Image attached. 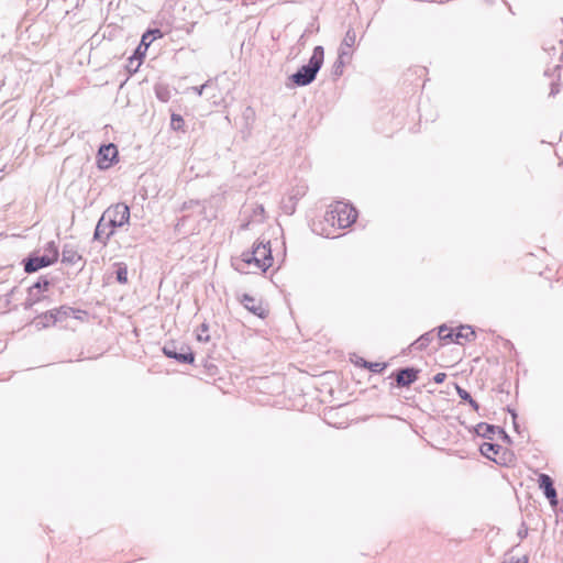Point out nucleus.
Listing matches in <instances>:
<instances>
[{
    "mask_svg": "<svg viewBox=\"0 0 563 563\" xmlns=\"http://www.w3.org/2000/svg\"><path fill=\"white\" fill-rule=\"evenodd\" d=\"M129 219L130 208L125 203H117L108 208L96 225L93 240L106 245L114 230L128 223Z\"/></svg>",
    "mask_w": 563,
    "mask_h": 563,
    "instance_id": "nucleus-1",
    "label": "nucleus"
},
{
    "mask_svg": "<svg viewBox=\"0 0 563 563\" xmlns=\"http://www.w3.org/2000/svg\"><path fill=\"white\" fill-rule=\"evenodd\" d=\"M236 271L244 272V266H254L266 272L273 265V256L269 241L254 243L251 251L243 252L240 262L233 263Z\"/></svg>",
    "mask_w": 563,
    "mask_h": 563,
    "instance_id": "nucleus-2",
    "label": "nucleus"
},
{
    "mask_svg": "<svg viewBox=\"0 0 563 563\" xmlns=\"http://www.w3.org/2000/svg\"><path fill=\"white\" fill-rule=\"evenodd\" d=\"M324 60V49L321 45L313 48L312 55L308 64L302 65L296 73L290 76V80L298 87L310 85L317 77Z\"/></svg>",
    "mask_w": 563,
    "mask_h": 563,
    "instance_id": "nucleus-3",
    "label": "nucleus"
},
{
    "mask_svg": "<svg viewBox=\"0 0 563 563\" xmlns=\"http://www.w3.org/2000/svg\"><path fill=\"white\" fill-rule=\"evenodd\" d=\"M356 218V209L342 201L330 205L329 210L324 214L325 222L332 227L336 225L339 229L349 228L355 222Z\"/></svg>",
    "mask_w": 563,
    "mask_h": 563,
    "instance_id": "nucleus-4",
    "label": "nucleus"
},
{
    "mask_svg": "<svg viewBox=\"0 0 563 563\" xmlns=\"http://www.w3.org/2000/svg\"><path fill=\"white\" fill-rule=\"evenodd\" d=\"M163 353L181 364H192L195 361V354L190 346L184 343L168 342L163 346Z\"/></svg>",
    "mask_w": 563,
    "mask_h": 563,
    "instance_id": "nucleus-5",
    "label": "nucleus"
},
{
    "mask_svg": "<svg viewBox=\"0 0 563 563\" xmlns=\"http://www.w3.org/2000/svg\"><path fill=\"white\" fill-rule=\"evenodd\" d=\"M118 148L113 143L103 144L97 153V166L99 169L110 168L118 159Z\"/></svg>",
    "mask_w": 563,
    "mask_h": 563,
    "instance_id": "nucleus-6",
    "label": "nucleus"
},
{
    "mask_svg": "<svg viewBox=\"0 0 563 563\" xmlns=\"http://www.w3.org/2000/svg\"><path fill=\"white\" fill-rule=\"evenodd\" d=\"M539 488L542 489L544 496L549 500L552 507H556L559 504L558 493L554 487V482L550 475L540 473L538 476Z\"/></svg>",
    "mask_w": 563,
    "mask_h": 563,
    "instance_id": "nucleus-7",
    "label": "nucleus"
},
{
    "mask_svg": "<svg viewBox=\"0 0 563 563\" xmlns=\"http://www.w3.org/2000/svg\"><path fill=\"white\" fill-rule=\"evenodd\" d=\"M419 369L402 367L393 373L398 387H408L418 379Z\"/></svg>",
    "mask_w": 563,
    "mask_h": 563,
    "instance_id": "nucleus-8",
    "label": "nucleus"
},
{
    "mask_svg": "<svg viewBox=\"0 0 563 563\" xmlns=\"http://www.w3.org/2000/svg\"><path fill=\"white\" fill-rule=\"evenodd\" d=\"M240 302L246 310L262 319L266 318L268 313V311L263 306L262 300L256 299L247 294L242 295V297L240 298Z\"/></svg>",
    "mask_w": 563,
    "mask_h": 563,
    "instance_id": "nucleus-9",
    "label": "nucleus"
},
{
    "mask_svg": "<svg viewBox=\"0 0 563 563\" xmlns=\"http://www.w3.org/2000/svg\"><path fill=\"white\" fill-rule=\"evenodd\" d=\"M24 271L27 274L35 273L41 268L47 267L51 264V258L48 256L43 255H30L27 258L23 261Z\"/></svg>",
    "mask_w": 563,
    "mask_h": 563,
    "instance_id": "nucleus-10",
    "label": "nucleus"
},
{
    "mask_svg": "<svg viewBox=\"0 0 563 563\" xmlns=\"http://www.w3.org/2000/svg\"><path fill=\"white\" fill-rule=\"evenodd\" d=\"M36 329L42 330L57 323L53 309L36 316L33 320Z\"/></svg>",
    "mask_w": 563,
    "mask_h": 563,
    "instance_id": "nucleus-11",
    "label": "nucleus"
},
{
    "mask_svg": "<svg viewBox=\"0 0 563 563\" xmlns=\"http://www.w3.org/2000/svg\"><path fill=\"white\" fill-rule=\"evenodd\" d=\"M81 261V255L76 247L70 244H65L62 251V262L69 265H76Z\"/></svg>",
    "mask_w": 563,
    "mask_h": 563,
    "instance_id": "nucleus-12",
    "label": "nucleus"
},
{
    "mask_svg": "<svg viewBox=\"0 0 563 563\" xmlns=\"http://www.w3.org/2000/svg\"><path fill=\"white\" fill-rule=\"evenodd\" d=\"M474 430L478 437L493 440L495 434L497 433L498 427L486 422H479L478 424H476Z\"/></svg>",
    "mask_w": 563,
    "mask_h": 563,
    "instance_id": "nucleus-13",
    "label": "nucleus"
},
{
    "mask_svg": "<svg viewBox=\"0 0 563 563\" xmlns=\"http://www.w3.org/2000/svg\"><path fill=\"white\" fill-rule=\"evenodd\" d=\"M43 299H45V296L41 294L38 290L33 289L32 287H29L27 289V297L25 301L23 302L24 310L32 309L35 305L40 303Z\"/></svg>",
    "mask_w": 563,
    "mask_h": 563,
    "instance_id": "nucleus-14",
    "label": "nucleus"
},
{
    "mask_svg": "<svg viewBox=\"0 0 563 563\" xmlns=\"http://www.w3.org/2000/svg\"><path fill=\"white\" fill-rule=\"evenodd\" d=\"M351 57L352 53L346 49H343L339 53L338 59L333 65V75L335 77H340L342 75L343 66L345 63L350 62Z\"/></svg>",
    "mask_w": 563,
    "mask_h": 563,
    "instance_id": "nucleus-15",
    "label": "nucleus"
},
{
    "mask_svg": "<svg viewBox=\"0 0 563 563\" xmlns=\"http://www.w3.org/2000/svg\"><path fill=\"white\" fill-rule=\"evenodd\" d=\"M453 336L455 338L454 339V342L460 344L461 343V339H464L466 341H472L475 339V332L474 330L472 329V327L470 325H461L456 333H453Z\"/></svg>",
    "mask_w": 563,
    "mask_h": 563,
    "instance_id": "nucleus-16",
    "label": "nucleus"
},
{
    "mask_svg": "<svg viewBox=\"0 0 563 563\" xmlns=\"http://www.w3.org/2000/svg\"><path fill=\"white\" fill-rule=\"evenodd\" d=\"M305 191L298 190L296 195H291L287 198V200H283V210L287 214H292L296 210V202L299 196H302Z\"/></svg>",
    "mask_w": 563,
    "mask_h": 563,
    "instance_id": "nucleus-17",
    "label": "nucleus"
},
{
    "mask_svg": "<svg viewBox=\"0 0 563 563\" xmlns=\"http://www.w3.org/2000/svg\"><path fill=\"white\" fill-rule=\"evenodd\" d=\"M500 450H501V446L499 444L490 443V442H484L479 448L481 453L485 457L490 459V460H494V455H497Z\"/></svg>",
    "mask_w": 563,
    "mask_h": 563,
    "instance_id": "nucleus-18",
    "label": "nucleus"
},
{
    "mask_svg": "<svg viewBox=\"0 0 563 563\" xmlns=\"http://www.w3.org/2000/svg\"><path fill=\"white\" fill-rule=\"evenodd\" d=\"M356 33L353 29H349L344 35V38L340 45L339 53L343 49L351 52V48L355 45Z\"/></svg>",
    "mask_w": 563,
    "mask_h": 563,
    "instance_id": "nucleus-19",
    "label": "nucleus"
},
{
    "mask_svg": "<svg viewBox=\"0 0 563 563\" xmlns=\"http://www.w3.org/2000/svg\"><path fill=\"white\" fill-rule=\"evenodd\" d=\"M53 311L57 319V322H60L74 316L78 310L68 306H60L59 308L53 309Z\"/></svg>",
    "mask_w": 563,
    "mask_h": 563,
    "instance_id": "nucleus-20",
    "label": "nucleus"
},
{
    "mask_svg": "<svg viewBox=\"0 0 563 563\" xmlns=\"http://www.w3.org/2000/svg\"><path fill=\"white\" fill-rule=\"evenodd\" d=\"M432 340H433L432 332H426L422 335H420L413 343H411V346L415 350L422 351L431 343Z\"/></svg>",
    "mask_w": 563,
    "mask_h": 563,
    "instance_id": "nucleus-21",
    "label": "nucleus"
},
{
    "mask_svg": "<svg viewBox=\"0 0 563 563\" xmlns=\"http://www.w3.org/2000/svg\"><path fill=\"white\" fill-rule=\"evenodd\" d=\"M455 388H456V393H457L459 397H460L462 400H464V401L468 402V404H470V406H471L475 411H478V409H479V405L477 404V401H476V400H474V399H473V397L471 396V394H470L466 389L462 388V387H461V386H459V385H455Z\"/></svg>",
    "mask_w": 563,
    "mask_h": 563,
    "instance_id": "nucleus-22",
    "label": "nucleus"
},
{
    "mask_svg": "<svg viewBox=\"0 0 563 563\" xmlns=\"http://www.w3.org/2000/svg\"><path fill=\"white\" fill-rule=\"evenodd\" d=\"M44 255L51 258V264H54L58 258V246L54 241H51L46 244L44 249Z\"/></svg>",
    "mask_w": 563,
    "mask_h": 563,
    "instance_id": "nucleus-23",
    "label": "nucleus"
},
{
    "mask_svg": "<svg viewBox=\"0 0 563 563\" xmlns=\"http://www.w3.org/2000/svg\"><path fill=\"white\" fill-rule=\"evenodd\" d=\"M115 279L120 284L128 282V267L124 264H120L115 271Z\"/></svg>",
    "mask_w": 563,
    "mask_h": 563,
    "instance_id": "nucleus-24",
    "label": "nucleus"
},
{
    "mask_svg": "<svg viewBox=\"0 0 563 563\" xmlns=\"http://www.w3.org/2000/svg\"><path fill=\"white\" fill-rule=\"evenodd\" d=\"M49 280L45 276H41L36 283H34L31 287L35 290H38L41 294L46 291L49 287Z\"/></svg>",
    "mask_w": 563,
    "mask_h": 563,
    "instance_id": "nucleus-25",
    "label": "nucleus"
},
{
    "mask_svg": "<svg viewBox=\"0 0 563 563\" xmlns=\"http://www.w3.org/2000/svg\"><path fill=\"white\" fill-rule=\"evenodd\" d=\"M438 335L441 341L453 340V331L445 324L439 327Z\"/></svg>",
    "mask_w": 563,
    "mask_h": 563,
    "instance_id": "nucleus-26",
    "label": "nucleus"
},
{
    "mask_svg": "<svg viewBox=\"0 0 563 563\" xmlns=\"http://www.w3.org/2000/svg\"><path fill=\"white\" fill-rule=\"evenodd\" d=\"M170 126L175 131L183 130L184 119L180 114L173 113L170 118Z\"/></svg>",
    "mask_w": 563,
    "mask_h": 563,
    "instance_id": "nucleus-27",
    "label": "nucleus"
},
{
    "mask_svg": "<svg viewBox=\"0 0 563 563\" xmlns=\"http://www.w3.org/2000/svg\"><path fill=\"white\" fill-rule=\"evenodd\" d=\"M208 325L206 323H202L200 327V330L197 334V340L200 342H208L210 336L208 334Z\"/></svg>",
    "mask_w": 563,
    "mask_h": 563,
    "instance_id": "nucleus-28",
    "label": "nucleus"
},
{
    "mask_svg": "<svg viewBox=\"0 0 563 563\" xmlns=\"http://www.w3.org/2000/svg\"><path fill=\"white\" fill-rule=\"evenodd\" d=\"M147 36H150V42H153L156 38L163 37V32L159 29H151L146 31Z\"/></svg>",
    "mask_w": 563,
    "mask_h": 563,
    "instance_id": "nucleus-29",
    "label": "nucleus"
},
{
    "mask_svg": "<svg viewBox=\"0 0 563 563\" xmlns=\"http://www.w3.org/2000/svg\"><path fill=\"white\" fill-rule=\"evenodd\" d=\"M140 65L141 63L139 62L137 57H130L128 69L129 71L135 73L139 69Z\"/></svg>",
    "mask_w": 563,
    "mask_h": 563,
    "instance_id": "nucleus-30",
    "label": "nucleus"
},
{
    "mask_svg": "<svg viewBox=\"0 0 563 563\" xmlns=\"http://www.w3.org/2000/svg\"><path fill=\"white\" fill-rule=\"evenodd\" d=\"M386 368V364L385 363H372L371 364V368L369 371L372 373H382L384 369Z\"/></svg>",
    "mask_w": 563,
    "mask_h": 563,
    "instance_id": "nucleus-31",
    "label": "nucleus"
},
{
    "mask_svg": "<svg viewBox=\"0 0 563 563\" xmlns=\"http://www.w3.org/2000/svg\"><path fill=\"white\" fill-rule=\"evenodd\" d=\"M497 433L499 435V438L506 442V443H511V438L509 437V434L503 429V428H499L498 427V430H497Z\"/></svg>",
    "mask_w": 563,
    "mask_h": 563,
    "instance_id": "nucleus-32",
    "label": "nucleus"
},
{
    "mask_svg": "<svg viewBox=\"0 0 563 563\" xmlns=\"http://www.w3.org/2000/svg\"><path fill=\"white\" fill-rule=\"evenodd\" d=\"M145 52H146V49L144 47H141V45H139L132 57H137L139 62L141 63V59L144 57Z\"/></svg>",
    "mask_w": 563,
    "mask_h": 563,
    "instance_id": "nucleus-33",
    "label": "nucleus"
},
{
    "mask_svg": "<svg viewBox=\"0 0 563 563\" xmlns=\"http://www.w3.org/2000/svg\"><path fill=\"white\" fill-rule=\"evenodd\" d=\"M150 36H147V33L145 32L141 38V47H144L145 49L148 48V46L152 44V42H150Z\"/></svg>",
    "mask_w": 563,
    "mask_h": 563,
    "instance_id": "nucleus-34",
    "label": "nucleus"
},
{
    "mask_svg": "<svg viewBox=\"0 0 563 563\" xmlns=\"http://www.w3.org/2000/svg\"><path fill=\"white\" fill-rule=\"evenodd\" d=\"M505 563H528V556L523 555V556H520V558H510L507 562Z\"/></svg>",
    "mask_w": 563,
    "mask_h": 563,
    "instance_id": "nucleus-35",
    "label": "nucleus"
},
{
    "mask_svg": "<svg viewBox=\"0 0 563 563\" xmlns=\"http://www.w3.org/2000/svg\"><path fill=\"white\" fill-rule=\"evenodd\" d=\"M446 378V374L445 373H437L434 376H433V382L437 383V384H442Z\"/></svg>",
    "mask_w": 563,
    "mask_h": 563,
    "instance_id": "nucleus-36",
    "label": "nucleus"
},
{
    "mask_svg": "<svg viewBox=\"0 0 563 563\" xmlns=\"http://www.w3.org/2000/svg\"><path fill=\"white\" fill-rule=\"evenodd\" d=\"M559 92H560L559 84H556V82H552V85H551L550 96L554 97V96H555V95H558Z\"/></svg>",
    "mask_w": 563,
    "mask_h": 563,
    "instance_id": "nucleus-37",
    "label": "nucleus"
},
{
    "mask_svg": "<svg viewBox=\"0 0 563 563\" xmlns=\"http://www.w3.org/2000/svg\"><path fill=\"white\" fill-rule=\"evenodd\" d=\"M208 86V84H203L199 87H192V90L198 95V96H201L203 93V90L206 89V87Z\"/></svg>",
    "mask_w": 563,
    "mask_h": 563,
    "instance_id": "nucleus-38",
    "label": "nucleus"
},
{
    "mask_svg": "<svg viewBox=\"0 0 563 563\" xmlns=\"http://www.w3.org/2000/svg\"><path fill=\"white\" fill-rule=\"evenodd\" d=\"M527 534H528V529H527V527H525V525H522V528L519 529V531H518V537L522 540L527 537Z\"/></svg>",
    "mask_w": 563,
    "mask_h": 563,
    "instance_id": "nucleus-39",
    "label": "nucleus"
},
{
    "mask_svg": "<svg viewBox=\"0 0 563 563\" xmlns=\"http://www.w3.org/2000/svg\"><path fill=\"white\" fill-rule=\"evenodd\" d=\"M156 95H157V98H158V99H161V100H163V101H166V100H167V99H166V97L164 96V93H162L161 91H157V92H156Z\"/></svg>",
    "mask_w": 563,
    "mask_h": 563,
    "instance_id": "nucleus-40",
    "label": "nucleus"
},
{
    "mask_svg": "<svg viewBox=\"0 0 563 563\" xmlns=\"http://www.w3.org/2000/svg\"><path fill=\"white\" fill-rule=\"evenodd\" d=\"M371 364H372V362H366L365 364H363V367L369 369L371 368Z\"/></svg>",
    "mask_w": 563,
    "mask_h": 563,
    "instance_id": "nucleus-41",
    "label": "nucleus"
},
{
    "mask_svg": "<svg viewBox=\"0 0 563 563\" xmlns=\"http://www.w3.org/2000/svg\"><path fill=\"white\" fill-rule=\"evenodd\" d=\"M367 361H365L364 358H360V362H357L356 364H360L361 366H363V364H365Z\"/></svg>",
    "mask_w": 563,
    "mask_h": 563,
    "instance_id": "nucleus-42",
    "label": "nucleus"
},
{
    "mask_svg": "<svg viewBox=\"0 0 563 563\" xmlns=\"http://www.w3.org/2000/svg\"><path fill=\"white\" fill-rule=\"evenodd\" d=\"M510 413H511V416H512L514 420H516V418H517L516 412H515L514 410H510Z\"/></svg>",
    "mask_w": 563,
    "mask_h": 563,
    "instance_id": "nucleus-43",
    "label": "nucleus"
},
{
    "mask_svg": "<svg viewBox=\"0 0 563 563\" xmlns=\"http://www.w3.org/2000/svg\"><path fill=\"white\" fill-rule=\"evenodd\" d=\"M257 212H264V208L261 206L260 209H257Z\"/></svg>",
    "mask_w": 563,
    "mask_h": 563,
    "instance_id": "nucleus-44",
    "label": "nucleus"
},
{
    "mask_svg": "<svg viewBox=\"0 0 563 563\" xmlns=\"http://www.w3.org/2000/svg\"><path fill=\"white\" fill-rule=\"evenodd\" d=\"M257 212H264V208L261 206L260 209H257Z\"/></svg>",
    "mask_w": 563,
    "mask_h": 563,
    "instance_id": "nucleus-45",
    "label": "nucleus"
},
{
    "mask_svg": "<svg viewBox=\"0 0 563 563\" xmlns=\"http://www.w3.org/2000/svg\"><path fill=\"white\" fill-rule=\"evenodd\" d=\"M103 231H104V232H109V231H110V228H104V227H103Z\"/></svg>",
    "mask_w": 563,
    "mask_h": 563,
    "instance_id": "nucleus-46",
    "label": "nucleus"
}]
</instances>
